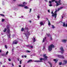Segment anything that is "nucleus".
Instances as JSON below:
<instances>
[{"label": "nucleus", "mask_w": 67, "mask_h": 67, "mask_svg": "<svg viewBox=\"0 0 67 67\" xmlns=\"http://www.w3.org/2000/svg\"><path fill=\"white\" fill-rule=\"evenodd\" d=\"M35 62H41V61H39V60H37V61H35Z\"/></svg>", "instance_id": "obj_42"}, {"label": "nucleus", "mask_w": 67, "mask_h": 67, "mask_svg": "<svg viewBox=\"0 0 67 67\" xmlns=\"http://www.w3.org/2000/svg\"><path fill=\"white\" fill-rule=\"evenodd\" d=\"M61 3H60L59 4H58V3H57V4L56 5L57 6H58L59 5H60V4H61Z\"/></svg>", "instance_id": "obj_20"}, {"label": "nucleus", "mask_w": 67, "mask_h": 67, "mask_svg": "<svg viewBox=\"0 0 67 67\" xmlns=\"http://www.w3.org/2000/svg\"><path fill=\"white\" fill-rule=\"evenodd\" d=\"M26 4V2H23V5H25V4Z\"/></svg>", "instance_id": "obj_21"}, {"label": "nucleus", "mask_w": 67, "mask_h": 67, "mask_svg": "<svg viewBox=\"0 0 67 67\" xmlns=\"http://www.w3.org/2000/svg\"><path fill=\"white\" fill-rule=\"evenodd\" d=\"M26 37H27V39H28V38H29V36H26Z\"/></svg>", "instance_id": "obj_53"}, {"label": "nucleus", "mask_w": 67, "mask_h": 67, "mask_svg": "<svg viewBox=\"0 0 67 67\" xmlns=\"http://www.w3.org/2000/svg\"><path fill=\"white\" fill-rule=\"evenodd\" d=\"M61 1V0H59L58 1V3H60Z\"/></svg>", "instance_id": "obj_38"}, {"label": "nucleus", "mask_w": 67, "mask_h": 67, "mask_svg": "<svg viewBox=\"0 0 67 67\" xmlns=\"http://www.w3.org/2000/svg\"><path fill=\"white\" fill-rule=\"evenodd\" d=\"M18 61H19V58H18Z\"/></svg>", "instance_id": "obj_62"}, {"label": "nucleus", "mask_w": 67, "mask_h": 67, "mask_svg": "<svg viewBox=\"0 0 67 67\" xmlns=\"http://www.w3.org/2000/svg\"><path fill=\"white\" fill-rule=\"evenodd\" d=\"M27 33L26 35H30V32H29V31H27Z\"/></svg>", "instance_id": "obj_12"}, {"label": "nucleus", "mask_w": 67, "mask_h": 67, "mask_svg": "<svg viewBox=\"0 0 67 67\" xmlns=\"http://www.w3.org/2000/svg\"><path fill=\"white\" fill-rule=\"evenodd\" d=\"M44 39L45 40H46V37H44Z\"/></svg>", "instance_id": "obj_61"}, {"label": "nucleus", "mask_w": 67, "mask_h": 67, "mask_svg": "<svg viewBox=\"0 0 67 67\" xmlns=\"http://www.w3.org/2000/svg\"><path fill=\"white\" fill-rule=\"evenodd\" d=\"M40 24L41 25H42L43 24V21H41Z\"/></svg>", "instance_id": "obj_15"}, {"label": "nucleus", "mask_w": 67, "mask_h": 67, "mask_svg": "<svg viewBox=\"0 0 67 67\" xmlns=\"http://www.w3.org/2000/svg\"><path fill=\"white\" fill-rule=\"evenodd\" d=\"M0 63H1V64H2V62H0Z\"/></svg>", "instance_id": "obj_63"}, {"label": "nucleus", "mask_w": 67, "mask_h": 67, "mask_svg": "<svg viewBox=\"0 0 67 67\" xmlns=\"http://www.w3.org/2000/svg\"><path fill=\"white\" fill-rule=\"evenodd\" d=\"M5 48H8V47H7V45H5Z\"/></svg>", "instance_id": "obj_33"}, {"label": "nucleus", "mask_w": 67, "mask_h": 67, "mask_svg": "<svg viewBox=\"0 0 67 67\" xmlns=\"http://www.w3.org/2000/svg\"><path fill=\"white\" fill-rule=\"evenodd\" d=\"M25 30H27V31H29V29H28V27H27L25 26Z\"/></svg>", "instance_id": "obj_10"}, {"label": "nucleus", "mask_w": 67, "mask_h": 67, "mask_svg": "<svg viewBox=\"0 0 67 67\" xmlns=\"http://www.w3.org/2000/svg\"><path fill=\"white\" fill-rule=\"evenodd\" d=\"M26 52H27V53H30V52H31V51L28 50H27L26 51Z\"/></svg>", "instance_id": "obj_28"}, {"label": "nucleus", "mask_w": 67, "mask_h": 67, "mask_svg": "<svg viewBox=\"0 0 67 67\" xmlns=\"http://www.w3.org/2000/svg\"><path fill=\"white\" fill-rule=\"evenodd\" d=\"M57 10H56L55 11V12H54L55 13H56V12H57Z\"/></svg>", "instance_id": "obj_56"}, {"label": "nucleus", "mask_w": 67, "mask_h": 67, "mask_svg": "<svg viewBox=\"0 0 67 67\" xmlns=\"http://www.w3.org/2000/svg\"><path fill=\"white\" fill-rule=\"evenodd\" d=\"M54 1H55V0H52L51 3L52 2H54Z\"/></svg>", "instance_id": "obj_32"}, {"label": "nucleus", "mask_w": 67, "mask_h": 67, "mask_svg": "<svg viewBox=\"0 0 67 67\" xmlns=\"http://www.w3.org/2000/svg\"><path fill=\"white\" fill-rule=\"evenodd\" d=\"M48 12H50V11L49 9L48 10Z\"/></svg>", "instance_id": "obj_52"}, {"label": "nucleus", "mask_w": 67, "mask_h": 67, "mask_svg": "<svg viewBox=\"0 0 67 67\" xmlns=\"http://www.w3.org/2000/svg\"><path fill=\"white\" fill-rule=\"evenodd\" d=\"M51 14H52V16H55L54 18H56V16H57V14L53 13V12L52 11L51 12Z\"/></svg>", "instance_id": "obj_5"}, {"label": "nucleus", "mask_w": 67, "mask_h": 67, "mask_svg": "<svg viewBox=\"0 0 67 67\" xmlns=\"http://www.w3.org/2000/svg\"><path fill=\"white\" fill-rule=\"evenodd\" d=\"M44 41H45V40L44 39V38H43V40L42 41V43H44Z\"/></svg>", "instance_id": "obj_34"}, {"label": "nucleus", "mask_w": 67, "mask_h": 67, "mask_svg": "<svg viewBox=\"0 0 67 67\" xmlns=\"http://www.w3.org/2000/svg\"><path fill=\"white\" fill-rule=\"evenodd\" d=\"M9 53V52L8 51H7L6 53V55H8V54Z\"/></svg>", "instance_id": "obj_40"}, {"label": "nucleus", "mask_w": 67, "mask_h": 67, "mask_svg": "<svg viewBox=\"0 0 67 67\" xmlns=\"http://www.w3.org/2000/svg\"><path fill=\"white\" fill-rule=\"evenodd\" d=\"M12 51L13 52H14V49H12Z\"/></svg>", "instance_id": "obj_45"}, {"label": "nucleus", "mask_w": 67, "mask_h": 67, "mask_svg": "<svg viewBox=\"0 0 67 67\" xmlns=\"http://www.w3.org/2000/svg\"><path fill=\"white\" fill-rule=\"evenodd\" d=\"M55 3H58V2H57V1H55Z\"/></svg>", "instance_id": "obj_44"}, {"label": "nucleus", "mask_w": 67, "mask_h": 67, "mask_svg": "<svg viewBox=\"0 0 67 67\" xmlns=\"http://www.w3.org/2000/svg\"><path fill=\"white\" fill-rule=\"evenodd\" d=\"M59 50L61 51V52H60V53H61L62 54H63L64 53V51H64L63 47L62 46L60 47L59 48Z\"/></svg>", "instance_id": "obj_3"}, {"label": "nucleus", "mask_w": 67, "mask_h": 67, "mask_svg": "<svg viewBox=\"0 0 67 67\" xmlns=\"http://www.w3.org/2000/svg\"><path fill=\"white\" fill-rule=\"evenodd\" d=\"M48 63H49V64H50V65L51 66V67H52V64H51V62H48Z\"/></svg>", "instance_id": "obj_14"}, {"label": "nucleus", "mask_w": 67, "mask_h": 67, "mask_svg": "<svg viewBox=\"0 0 67 67\" xmlns=\"http://www.w3.org/2000/svg\"><path fill=\"white\" fill-rule=\"evenodd\" d=\"M27 46V47H29V45H27V46Z\"/></svg>", "instance_id": "obj_60"}, {"label": "nucleus", "mask_w": 67, "mask_h": 67, "mask_svg": "<svg viewBox=\"0 0 67 67\" xmlns=\"http://www.w3.org/2000/svg\"><path fill=\"white\" fill-rule=\"evenodd\" d=\"M32 10V9L30 8V11L29 12L30 13L31 12V11Z\"/></svg>", "instance_id": "obj_39"}, {"label": "nucleus", "mask_w": 67, "mask_h": 67, "mask_svg": "<svg viewBox=\"0 0 67 67\" xmlns=\"http://www.w3.org/2000/svg\"><path fill=\"white\" fill-rule=\"evenodd\" d=\"M8 60L9 62H10V61H11V59L10 58L8 59Z\"/></svg>", "instance_id": "obj_37"}, {"label": "nucleus", "mask_w": 67, "mask_h": 67, "mask_svg": "<svg viewBox=\"0 0 67 67\" xmlns=\"http://www.w3.org/2000/svg\"><path fill=\"white\" fill-rule=\"evenodd\" d=\"M63 26H64V27H65V22H64L63 23Z\"/></svg>", "instance_id": "obj_16"}, {"label": "nucleus", "mask_w": 67, "mask_h": 67, "mask_svg": "<svg viewBox=\"0 0 67 67\" xmlns=\"http://www.w3.org/2000/svg\"><path fill=\"white\" fill-rule=\"evenodd\" d=\"M38 19H40V16H39L38 15Z\"/></svg>", "instance_id": "obj_49"}, {"label": "nucleus", "mask_w": 67, "mask_h": 67, "mask_svg": "<svg viewBox=\"0 0 67 67\" xmlns=\"http://www.w3.org/2000/svg\"><path fill=\"white\" fill-rule=\"evenodd\" d=\"M62 64V62H60L59 63V65H61Z\"/></svg>", "instance_id": "obj_29"}, {"label": "nucleus", "mask_w": 67, "mask_h": 67, "mask_svg": "<svg viewBox=\"0 0 67 67\" xmlns=\"http://www.w3.org/2000/svg\"><path fill=\"white\" fill-rule=\"evenodd\" d=\"M22 61H21V60H20V64H22Z\"/></svg>", "instance_id": "obj_46"}, {"label": "nucleus", "mask_w": 67, "mask_h": 67, "mask_svg": "<svg viewBox=\"0 0 67 67\" xmlns=\"http://www.w3.org/2000/svg\"><path fill=\"white\" fill-rule=\"evenodd\" d=\"M7 31V29L5 28L4 30H3L4 32H6Z\"/></svg>", "instance_id": "obj_18"}, {"label": "nucleus", "mask_w": 67, "mask_h": 67, "mask_svg": "<svg viewBox=\"0 0 67 67\" xmlns=\"http://www.w3.org/2000/svg\"><path fill=\"white\" fill-rule=\"evenodd\" d=\"M58 57L60 58H63V59L64 58V57L63 55H58Z\"/></svg>", "instance_id": "obj_6"}, {"label": "nucleus", "mask_w": 67, "mask_h": 67, "mask_svg": "<svg viewBox=\"0 0 67 67\" xmlns=\"http://www.w3.org/2000/svg\"><path fill=\"white\" fill-rule=\"evenodd\" d=\"M65 63H63V65H65Z\"/></svg>", "instance_id": "obj_54"}, {"label": "nucleus", "mask_w": 67, "mask_h": 67, "mask_svg": "<svg viewBox=\"0 0 67 67\" xmlns=\"http://www.w3.org/2000/svg\"><path fill=\"white\" fill-rule=\"evenodd\" d=\"M9 35H8V36L9 37V38H11L10 36H11V34H9Z\"/></svg>", "instance_id": "obj_19"}, {"label": "nucleus", "mask_w": 67, "mask_h": 67, "mask_svg": "<svg viewBox=\"0 0 67 67\" xmlns=\"http://www.w3.org/2000/svg\"><path fill=\"white\" fill-rule=\"evenodd\" d=\"M65 27H67V23L66 24H65Z\"/></svg>", "instance_id": "obj_47"}, {"label": "nucleus", "mask_w": 67, "mask_h": 67, "mask_svg": "<svg viewBox=\"0 0 67 67\" xmlns=\"http://www.w3.org/2000/svg\"><path fill=\"white\" fill-rule=\"evenodd\" d=\"M49 3L50 4L49 5V6L50 7H52V4H52V2L49 1Z\"/></svg>", "instance_id": "obj_8"}, {"label": "nucleus", "mask_w": 67, "mask_h": 67, "mask_svg": "<svg viewBox=\"0 0 67 67\" xmlns=\"http://www.w3.org/2000/svg\"><path fill=\"white\" fill-rule=\"evenodd\" d=\"M64 63H65V64H67V61H66V60H64Z\"/></svg>", "instance_id": "obj_23"}, {"label": "nucleus", "mask_w": 67, "mask_h": 67, "mask_svg": "<svg viewBox=\"0 0 67 67\" xmlns=\"http://www.w3.org/2000/svg\"><path fill=\"white\" fill-rule=\"evenodd\" d=\"M48 25H51V23H50V21H48Z\"/></svg>", "instance_id": "obj_26"}, {"label": "nucleus", "mask_w": 67, "mask_h": 67, "mask_svg": "<svg viewBox=\"0 0 67 67\" xmlns=\"http://www.w3.org/2000/svg\"><path fill=\"white\" fill-rule=\"evenodd\" d=\"M30 62H32V60L31 59L29 60V61L27 62V63H29Z\"/></svg>", "instance_id": "obj_13"}, {"label": "nucleus", "mask_w": 67, "mask_h": 67, "mask_svg": "<svg viewBox=\"0 0 67 67\" xmlns=\"http://www.w3.org/2000/svg\"><path fill=\"white\" fill-rule=\"evenodd\" d=\"M47 35L48 37H49V36H50V34H47Z\"/></svg>", "instance_id": "obj_24"}, {"label": "nucleus", "mask_w": 67, "mask_h": 67, "mask_svg": "<svg viewBox=\"0 0 67 67\" xmlns=\"http://www.w3.org/2000/svg\"><path fill=\"white\" fill-rule=\"evenodd\" d=\"M10 27L9 26V25H7L6 26V28L7 29V32L8 33H10V29L9 28Z\"/></svg>", "instance_id": "obj_4"}, {"label": "nucleus", "mask_w": 67, "mask_h": 67, "mask_svg": "<svg viewBox=\"0 0 67 67\" xmlns=\"http://www.w3.org/2000/svg\"><path fill=\"white\" fill-rule=\"evenodd\" d=\"M3 67H5V66L4 65L3 66Z\"/></svg>", "instance_id": "obj_64"}, {"label": "nucleus", "mask_w": 67, "mask_h": 67, "mask_svg": "<svg viewBox=\"0 0 67 67\" xmlns=\"http://www.w3.org/2000/svg\"><path fill=\"white\" fill-rule=\"evenodd\" d=\"M24 34H25L26 35V36H27L26 34H27V33H26V34L25 33H24Z\"/></svg>", "instance_id": "obj_31"}, {"label": "nucleus", "mask_w": 67, "mask_h": 67, "mask_svg": "<svg viewBox=\"0 0 67 67\" xmlns=\"http://www.w3.org/2000/svg\"><path fill=\"white\" fill-rule=\"evenodd\" d=\"M63 7H61L60 8V9H63Z\"/></svg>", "instance_id": "obj_51"}, {"label": "nucleus", "mask_w": 67, "mask_h": 67, "mask_svg": "<svg viewBox=\"0 0 67 67\" xmlns=\"http://www.w3.org/2000/svg\"><path fill=\"white\" fill-rule=\"evenodd\" d=\"M54 61V62H55V63H56L57 62V60H56V59H54L53 60Z\"/></svg>", "instance_id": "obj_22"}, {"label": "nucleus", "mask_w": 67, "mask_h": 67, "mask_svg": "<svg viewBox=\"0 0 67 67\" xmlns=\"http://www.w3.org/2000/svg\"><path fill=\"white\" fill-rule=\"evenodd\" d=\"M33 38V42H35L36 41V39L35 38Z\"/></svg>", "instance_id": "obj_17"}, {"label": "nucleus", "mask_w": 67, "mask_h": 67, "mask_svg": "<svg viewBox=\"0 0 67 67\" xmlns=\"http://www.w3.org/2000/svg\"><path fill=\"white\" fill-rule=\"evenodd\" d=\"M24 57H25V58H26V57H27L26 55H24Z\"/></svg>", "instance_id": "obj_48"}, {"label": "nucleus", "mask_w": 67, "mask_h": 67, "mask_svg": "<svg viewBox=\"0 0 67 67\" xmlns=\"http://www.w3.org/2000/svg\"><path fill=\"white\" fill-rule=\"evenodd\" d=\"M60 10V8H58V11H59V10Z\"/></svg>", "instance_id": "obj_55"}, {"label": "nucleus", "mask_w": 67, "mask_h": 67, "mask_svg": "<svg viewBox=\"0 0 67 67\" xmlns=\"http://www.w3.org/2000/svg\"><path fill=\"white\" fill-rule=\"evenodd\" d=\"M46 56V54H44L43 55V57H44V58H40V60H43L44 61H45V60H47V58L48 57Z\"/></svg>", "instance_id": "obj_1"}, {"label": "nucleus", "mask_w": 67, "mask_h": 67, "mask_svg": "<svg viewBox=\"0 0 67 67\" xmlns=\"http://www.w3.org/2000/svg\"><path fill=\"white\" fill-rule=\"evenodd\" d=\"M29 22H30V23H31V22H32V21L31 20L29 21Z\"/></svg>", "instance_id": "obj_58"}, {"label": "nucleus", "mask_w": 67, "mask_h": 67, "mask_svg": "<svg viewBox=\"0 0 67 67\" xmlns=\"http://www.w3.org/2000/svg\"><path fill=\"white\" fill-rule=\"evenodd\" d=\"M18 41L16 40H15L12 43V45H13V44H16V45L17 44V43H18Z\"/></svg>", "instance_id": "obj_7"}, {"label": "nucleus", "mask_w": 67, "mask_h": 67, "mask_svg": "<svg viewBox=\"0 0 67 67\" xmlns=\"http://www.w3.org/2000/svg\"><path fill=\"white\" fill-rule=\"evenodd\" d=\"M50 40L51 41H52V40H53V38H52L51 37Z\"/></svg>", "instance_id": "obj_41"}, {"label": "nucleus", "mask_w": 67, "mask_h": 67, "mask_svg": "<svg viewBox=\"0 0 67 67\" xmlns=\"http://www.w3.org/2000/svg\"><path fill=\"white\" fill-rule=\"evenodd\" d=\"M55 46L53 44H51L48 46V49L49 51H52V48H54Z\"/></svg>", "instance_id": "obj_2"}, {"label": "nucleus", "mask_w": 67, "mask_h": 67, "mask_svg": "<svg viewBox=\"0 0 67 67\" xmlns=\"http://www.w3.org/2000/svg\"><path fill=\"white\" fill-rule=\"evenodd\" d=\"M24 28H22L21 29V31L22 32L23 31H24Z\"/></svg>", "instance_id": "obj_25"}, {"label": "nucleus", "mask_w": 67, "mask_h": 67, "mask_svg": "<svg viewBox=\"0 0 67 67\" xmlns=\"http://www.w3.org/2000/svg\"><path fill=\"white\" fill-rule=\"evenodd\" d=\"M67 40H66V39H64L63 40H62V42H65V43H66V42H67Z\"/></svg>", "instance_id": "obj_9"}, {"label": "nucleus", "mask_w": 67, "mask_h": 67, "mask_svg": "<svg viewBox=\"0 0 67 67\" xmlns=\"http://www.w3.org/2000/svg\"><path fill=\"white\" fill-rule=\"evenodd\" d=\"M1 16H4V15L3 14H1Z\"/></svg>", "instance_id": "obj_36"}, {"label": "nucleus", "mask_w": 67, "mask_h": 67, "mask_svg": "<svg viewBox=\"0 0 67 67\" xmlns=\"http://www.w3.org/2000/svg\"><path fill=\"white\" fill-rule=\"evenodd\" d=\"M44 49H45V46H44L43 47V50H44Z\"/></svg>", "instance_id": "obj_43"}, {"label": "nucleus", "mask_w": 67, "mask_h": 67, "mask_svg": "<svg viewBox=\"0 0 67 67\" xmlns=\"http://www.w3.org/2000/svg\"><path fill=\"white\" fill-rule=\"evenodd\" d=\"M24 8H25V9H29V8L28 7H27V6H26L25 7H24Z\"/></svg>", "instance_id": "obj_27"}, {"label": "nucleus", "mask_w": 67, "mask_h": 67, "mask_svg": "<svg viewBox=\"0 0 67 67\" xmlns=\"http://www.w3.org/2000/svg\"><path fill=\"white\" fill-rule=\"evenodd\" d=\"M52 27L53 29H54V28H55V26H54V25H52Z\"/></svg>", "instance_id": "obj_30"}, {"label": "nucleus", "mask_w": 67, "mask_h": 67, "mask_svg": "<svg viewBox=\"0 0 67 67\" xmlns=\"http://www.w3.org/2000/svg\"><path fill=\"white\" fill-rule=\"evenodd\" d=\"M12 66H14V65L13 64V63H12Z\"/></svg>", "instance_id": "obj_57"}, {"label": "nucleus", "mask_w": 67, "mask_h": 67, "mask_svg": "<svg viewBox=\"0 0 67 67\" xmlns=\"http://www.w3.org/2000/svg\"><path fill=\"white\" fill-rule=\"evenodd\" d=\"M4 19H3L2 20V22H4Z\"/></svg>", "instance_id": "obj_35"}, {"label": "nucleus", "mask_w": 67, "mask_h": 67, "mask_svg": "<svg viewBox=\"0 0 67 67\" xmlns=\"http://www.w3.org/2000/svg\"><path fill=\"white\" fill-rule=\"evenodd\" d=\"M19 7H25L24 5H23L22 4H19L18 5Z\"/></svg>", "instance_id": "obj_11"}, {"label": "nucleus", "mask_w": 67, "mask_h": 67, "mask_svg": "<svg viewBox=\"0 0 67 67\" xmlns=\"http://www.w3.org/2000/svg\"><path fill=\"white\" fill-rule=\"evenodd\" d=\"M19 67H21V66L20 65H19Z\"/></svg>", "instance_id": "obj_59"}, {"label": "nucleus", "mask_w": 67, "mask_h": 67, "mask_svg": "<svg viewBox=\"0 0 67 67\" xmlns=\"http://www.w3.org/2000/svg\"><path fill=\"white\" fill-rule=\"evenodd\" d=\"M31 48H33V46H30Z\"/></svg>", "instance_id": "obj_50"}]
</instances>
